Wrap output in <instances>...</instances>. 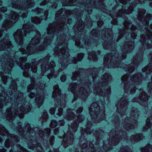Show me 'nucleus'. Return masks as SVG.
Here are the masks:
<instances>
[{"instance_id": "nucleus-8", "label": "nucleus", "mask_w": 152, "mask_h": 152, "mask_svg": "<svg viewBox=\"0 0 152 152\" xmlns=\"http://www.w3.org/2000/svg\"><path fill=\"white\" fill-rule=\"evenodd\" d=\"M88 58L92 59L94 61H96L97 60L96 56L94 52L89 53Z\"/></svg>"}, {"instance_id": "nucleus-49", "label": "nucleus", "mask_w": 152, "mask_h": 152, "mask_svg": "<svg viewBox=\"0 0 152 152\" xmlns=\"http://www.w3.org/2000/svg\"><path fill=\"white\" fill-rule=\"evenodd\" d=\"M96 93H97V94H99L100 95H102V94H101L100 93V92H98V91H97L96 92Z\"/></svg>"}, {"instance_id": "nucleus-56", "label": "nucleus", "mask_w": 152, "mask_h": 152, "mask_svg": "<svg viewBox=\"0 0 152 152\" xmlns=\"http://www.w3.org/2000/svg\"><path fill=\"white\" fill-rule=\"evenodd\" d=\"M20 63H22V62H21V59H20Z\"/></svg>"}, {"instance_id": "nucleus-14", "label": "nucleus", "mask_w": 152, "mask_h": 152, "mask_svg": "<svg viewBox=\"0 0 152 152\" xmlns=\"http://www.w3.org/2000/svg\"><path fill=\"white\" fill-rule=\"evenodd\" d=\"M15 63V61H12L11 59L10 60L9 63V66L8 67L9 70H10L11 69V68L14 66Z\"/></svg>"}, {"instance_id": "nucleus-22", "label": "nucleus", "mask_w": 152, "mask_h": 152, "mask_svg": "<svg viewBox=\"0 0 152 152\" xmlns=\"http://www.w3.org/2000/svg\"><path fill=\"white\" fill-rule=\"evenodd\" d=\"M62 109H61V108H60V109H59L58 110V112L59 113H56V115H58V116H60L61 115V113H62Z\"/></svg>"}, {"instance_id": "nucleus-33", "label": "nucleus", "mask_w": 152, "mask_h": 152, "mask_svg": "<svg viewBox=\"0 0 152 152\" xmlns=\"http://www.w3.org/2000/svg\"><path fill=\"white\" fill-rule=\"evenodd\" d=\"M34 67H32V69H31L32 71L33 72H36V71H37V67L36 66H35L34 67Z\"/></svg>"}, {"instance_id": "nucleus-38", "label": "nucleus", "mask_w": 152, "mask_h": 152, "mask_svg": "<svg viewBox=\"0 0 152 152\" xmlns=\"http://www.w3.org/2000/svg\"><path fill=\"white\" fill-rule=\"evenodd\" d=\"M81 147L83 148H85L87 147V145L86 144H84L83 145H82Z\"/></svg>"}, {"instance_id": "nucleus-16", "label": "nucleus", "mask_w": 152, "mask_h": 152, "mask_svg": "<svg viewBox=\"0 0 152 152\" xmlns=\"http://www.w3.org/2000/svg\"><path fill=\"white\" fill-rule=\"evenodd\" d=\"M48 118L47 114V113H45L42 116V122H44Z\"/></svg>"}, {"instance_id": "nucleus-48", "label": "nucleus", "mask_w": 152, "mask_h": 152, "mask_svg": "<svg viewBox=\"0 0 152 152\" xmlns=\"http://www.w3.org/2000/svg\"><path fill=\"white\" fill-rule=\"evenodd\" d=\"M108 93H110V88H108Z\"/></svg>"}, {"instance_id": "nucleus-3", "label": "nucleus", "mask_w": 152, "mask_h": 152, "mask_svg": "<svg viewBox=\"0 0 152 152\" xmlns=\"http://www.w3.org/2000/svg\"><path fill=\"white\" fill-rule=\"evenodd\" d=\"M12 47V46L8 37H6L3 41L0 42V50H4L6 49L10 48Z\"/></svg>"}, {"instance_id": "nucleus-47", "label": "nucleus", "mask_w": 152, "mask_h": 152, "mask_svg": "<svg viewBox=\"0 0 152 152\" xmlns=\"http://www.w3.org/2000/svg\"><path fill=\"white\" fill-rule=\"evenodd\" d=\"M25 128L26 129L27 128H28V129H29V125L28 124V126H26Z\"/></svg>"}, {"instance_id": "nucleus-46", "label": "nucleus", "mask_w": 152, "mask_h": 152, "mask_svg": "<svg viewBox=\"0 0 152 152\" xmlns=\"http://www.w3.org/2000/svg\"><path fill=\"white\" fill-rule=\"evenodd\" d=\"M107 58H106V57H105L104 58V61L105 63H106V61H107Z\"/></svg>"}, {"instance_id": "nucleus-44", "label": "nucleus", "mask_w": 152, "mask_h": 152, "mask_svg": "<svg viewBox=\"0 0 152 152\" xmlns=\"http://www.w3.org/2000/svg\"><path fill=\"white\" fill-rule=\"evenodd\" d=\"M84 92H83L84 94L85 95H86V96H88V94L87 93H86V91L85 90H84Z\"/></svg>"}, {"instance_id": "nucleus-23", "label": "nucleus", "mask_w": 152, "mask_h": 152, "mask_svg": "<svg viewBox=\"0 0 152 152\" xmlns=\"http://www.w3.org/2000/svg\"><path fill=\"white\" fill-rule=\"evenodd\" d=\"M55 109L54 108H52L50 110V113L52 114L53 115L54 114V111Z\"/></svg>"}, {"instance_id": "nucleus-26", "label": "nucleus", "mask_w": 152, "mask_h": 152, "mask_svg": "<svg viewBox=\"0 0 152 152\" xmlns=\"http://www.w3.org/2000/svg\"><path fill=\"white\" fill-rule=\"evenodd\" d=\"M136 89L134 87H133L131 89L130 91V93L131 94H132L134 92H135Z\"/></svg>"}, {"instance_id": "nucleus-12", "label": "nucleus", "mask_w": 152, "mask_h": 152, "mask_svg": "<svg viewBox=\"0 0 152 152\" xmlns=\"http://www.w3.org/2000/svg\"><path fill=\"white\" fill-rule=\"evenodd\" d=\"M31 21L34 23L38 24L40 23L41 20L35 17L32 18Z\"/></svg>"}, {"instance_id": "nucleus-7", "label": "nucleus", "mask_w": 152, "mask_h": 152, "mask_svg": "<svg viewBox=\"0 0 152 152\" xmlns=\"http://www.w3.org/2000/svg\"><path fill=\"white\" fill-rule=\"evenodd\" d=\"M53 89H54V93L53 95V96L55 98L57 95L59 94H60V91L58 88V86L57 85H56L54 87Z\"/></svg>"}, {"instance_id": "nucleus-59", "label": "nucleus", "mask_w": 152, "mask_h": 152, "mask_svg": "<svg viewBox=\"0 0 152 152\" xmlns=\"http://www.w3.org/2000/svg\"><path fill=\"white\" fill-rule=\"evenodd\" d=\"M40 136H41V137H42V135H40Z\"/></svg>"}, {"instance_id": "nucleus-2", "label": "nucleus", "mask_w": 152, "mask_h": 152, "mask_svg": "<svg viewBox=\"0 0 152 152\" xmlns=\"http://www.w3.org/2000/svg\"><path fill=\"white\" fill-rule=\"evenodd\" d=\"M39 38H37V37L36 36L30 42L28 46L26 48L27 50H24L22 48H20L19 50L21 52L22 54H27V56L28 55V54L34 53V52L33 51V48H34V46L39 42Z\"/></svg>"}, {"instance_id": "nucleus-35", "label": "nucleus", "mask_w": 152, "mask_h": 152, "mask_svg": "<svg viewBox=\"0 0 152 152\" xmlns=\"http://www.w3.org/2000/svg\"><path fill=\"white\" fill-rule=\"evenodd\" d=\"M50 65L52 66V67H54L55 66V63L54 62H52L50 64Z\"/></svg>"}, {"instance_id": "nucleus-25", "label": "nucleus", "mask_w": 152, "mask_h": 152, "mask_svg": "<svg viewBox=\"0 0 152 152\" xmlns=\"http://www.w3.org/2000/svg\"><path fill=\"white\" fill-rule=\"evenodd\" d=\"M33 88V85H29L27 87V90L28 92H30L31 90V89H32Z\"/></svg>"}, {"instance_id": "nucleus-10", "label": "nucleus", "mask_w": 152, "mask_h": 152, "mask_svg": "<svg viewBox=\"0 0 152 152\" xmlns=\"http://www.w3.org/2000/svg\"><path fill=\"white\" fill-rule=\"evenodd\" d=\"M111 77L108 73H106L103 76V78L107 81H110L111 79Z\"/></svg>"}, {"instance_id": "nucleus-24", "label": "nucleus", "mask_w": 152, "mask_h": 152, "mask_svg": "<svg viewBox=\"0 0 152 152\" xmlns=\"http://www.w3.org/2000/svg\"><path fill=\"white\" fill-rule=\"evenodd\" d=\"M66 79V77L65 75H62L61 78V80L62 82H64L65 81Z\"/></svg>"}, {"instance_id": "nucleus-20", "label": "nucleus", "mask_w": 152, "mask_h": 152, "mask_svg": "<svg viewBox=\"0 0 152 152\" xmlns=\"http://www.w3.org/2000/svg\"><path fill=\"white\" fill-rule=\"evenodd\" d=\"M50 41V38H49L48 39H45L44 43H46V44H49Z\"/></svg>"}, {"instance_id": "nucleus-45", "label": "nucleus", "mask_w": 152, "mask_h": 152, "mask_svg": "<svg viewBox=\"0 0 152 152\" xmlns=\"http://www.w3.org/2000/svg\"><path fill=\"white\" fill-rule=\"evenodd\" d=\"M134 80H134V81L135 82H137V81H140L139 79H136L135 78Z\"/></svg>"}, {"instance_id": "nucleus-4", "label": "nucleus", "mask_w": 152, "mask_h": 152, "mask_svg": "<svg viewBox=\"0 0 152 152\" xmlns=\"http://www.w3.org/2000/svg\"><path fill=\"white\" fill-rule=\"evenodd\" d=\"M143 138V136L141 134H136L135 135L132 136L131 137V139L132 142H133V140H134L135 141L141 140Z\"/></svg>"}, {"instance_id": "nucleus-54", "label": "nucleus", "mask_w": 152, "mask_h": 152, "mask_svg": "<svg viewBox=\"0 0 152 152\" xmlns=\"http://www.w3.org/2000/svg\"><path fill=\"white\" fill-rule=\"evenodd\" d=\"M41 68H42V70L43 69V65H42V66H41Z\"/></svg>"}, {"instance_id": "nucleus-40", "label": "nucleus", "mask_w": 152, "mask_h": 152, "mask_svg": "<svg viewBox=\"0 0 152 152\" xmlns=\"http://www.w3.org/2000/svg\"><path fill=\"white\" fill-rule=\"evenodd\" d=\"M18 117H19V118H23V114H21V115H18Z\"/></svg>"}, {"instance_id": "nucleus-50", "label": "nucleus", "mask_w": 152, "mask_h": 152, "mask_svg": "<svg viewBox=\"0 0 152 152\" xmlns=\"http://www.w3.org/2000/svg\"><path fill=\"white\" fill-rule=\"evenodd\" d=\"M95 104H95V103H93V104H92V105H91V107H93V106H95Z\"/></svg>"}, {"instance_id": "nucleus-42", "label": "nucleus", "mask_w": 152, "mask_h": 152, "mask_svg": "<svg viewBox=\"0 0 152 152\" xmlns=\"http://www.w3.org/2000/svg\"><path fill=\"white\" fill-rule=\"evenodd\" d=\"M26 16V14H24L21 15V16L23 18H24Z\"/></svg>"}, {"instance_id": "nucleus-13", "label": "nucleus", "mask_w": 152, "mask_h": 152, "mask_svg": "<svg viewBox=\"0 0 152 152\" xmlns=\"http://www.w3.org/2000/svg\"><path fill=\"white\" fill-rule=\"evenodd\" d=\"M133 125H131L129 124H125L124 125V127L126 129L129 130V129H132L134 128Z\"/></svg>"}, {"instance_id": "nucleus-34", "label": "nucleus", "mask_w": 152, "mask_h": 152, "mask_svg": "<svg viewBox=\"0 0 152 152\" xmlns=\"http://www.w3.org/2000/svg\"><path fill=\"white\" fill-rule=\"evenodd\" d=\"M21 61L22 62H26V58L24 57L21 58Z\"/></svg>"}, {"instance_id": "nucleus-61", "label": "nucleus", "mask_w": 152, "mask_h": 152, "mask_svg": "<svg viewBox=\"0 0 152 152\" xmlns=\"http://www.w3.org/2000/svg\"><path fill=\"white\" fill-rule=\"evenodd\" d=\"M16 64H18V63L17 62H16Z\"/></svg>"}, {"instance_id": "nucleus-58", "label": "nucleus", "mask_w": 152, "mask_h": 152, "mask_svg": "<svg viewBox=\"0 0 152 152\" xmlns=\"http://www.w3.org/2000/svg\"><path fill=\"white\" fill-rule=\"evenodd\" d=\"M94 111H95V112H96V109H95V110H94Z\"/></svg>"}, {"instance_id": "nucleus-57", "label": "nucleus", "mask_w": 152, "mask_h": 152, "mask_svg": "<svg viewBox=\"0 0 152 152\" xmlns=\"http://www.w3.org/2000/svg\"><path fill=\"white\" fill-rule=\"evenodd\" d=\"M43 49V48H42V49H40V50H42V49Z\"/></svg>"}, {"instance_id": "nucleus-62", "label": "nucleus", "mask_w": 152, "mask_h": 152, "mask_svg": "<svg viewBox=\"0 0 152 152\" xmlns=\"http://www.w3.org/2000/svg\"><path fill=\"white\" fill-rule=\"evenodd\" d=\"M40 132H41V131H40L39 132V133H40Z\"/></svg>"}, {"instance_id": "nucleus-28", "label": "nucleus", "mask_w": 152, "mask_h": 152, "mask_svg": "<svg viewBox=\"0 0 152 152\" xmlns=\"http://www.w3.org/2000/svg\"><path fill=\"white\" fill-rule=\"evenodd\" d=\"M10 22L8 23L7 22H4V25H3V26L4 27H5V28H6V27H7V26H8L10 24Z\"/></svg>"}, {"instance_id": "nucleus-60", "label": "nucleus", "mask_w": 152, "mask_h": 152, "mask_svg": "<svg viewBox=\"0 0 152 152\" xmlns=\"http://www.w3.org/2000/svg\"><path fill=\"white\" fill-rule=\"evenodd\" d=\"M25 68L26 69H28V68H26V67H25Z\"/></svg>"}, {"instance_id": "nucleus-6", "label": "nucleus", "mask_w": 152, "mask_h": 152, "mask_svg": "<svg viewBox=\"0 0 152 152\" xmlns=\"http://www.w3.org/2000/svg\"><path fill=\"white\" fill-rule=\"evenodd\" d=\"M11 15V20H14V21L13 22L14 23L18 20V15L14 12H12Z\"/></svg>"}, {"instance_id": "nucleus-17", "label": "nucleus", "mask_w": 152, "mask_h": 152, "mask_svg": "<svg viewBox=\"0 0 152 152\" xmlns=\"http://www.w3.org/2000/svg\"><path fill=\"white\" fill-rule=\"evenodd\" d=\"M90 114L91 115V117L93 118L96 119V117H97V113H96V114H95L94 113V111L93 110L90 111Z\"/></svg>"}, {"instance_id": "nucleus-43", "label": "nucleus", "mask_w": 152, "mask_h": 152, "mask_svg": "<svg viewBox=\"0 0 152 152\" xmlns=\"http://www.w3.org/2000/svg\"><path fill=\"white\" fill-rule=\"evenodd\" d=\"M30 106H29V107H28V108H27V112H29L30 111Z\"/></svg>"}, {"instance_id": "nucleus-1", "label": "nucleus", "mask_w": 152, "mask_h": 152, "mask_svg": "<svg viewBox=\"0 0 152 152\" xmlns=\"http://www.w3.org/2000/svg\"><path fill=\"white\" fill-rule=\"evenodd\" d=\"M31 28L29 26V23H28L27 25H24L23 26V29L18 30L14 34V37L15 42L21 46L23 44V36H26V33H28L31 31Z\"/></svg>"}, {"instance_id": "nucleus-53", "label": "nucleus", "mask_w": 152, "mask_h": 152, "mask_svg": "<svg viewBox=\"0 0 152 152\" xmlns=\"http://www.w3.org/2000/svg\"><path fill=\"white\" fill-rule=\"evenodd\" d=\"M141 99H143V100L145 99V97H141Z\"/></svg>"}, {"instance_id": "nucleus-9", "label": "nucleus", "mask_w": 152, "mask_h": 152, "mask_svg": "<svg viewBox=\"0 0 152 152\" xmlns=\"http://www.w3.org/2000/svg\"><path fill=\"white\" fill-rule=\"evenodd\" d=\"M151 126V124L150 122V119L148 118L146 120V125L144 127V131H145L149 128H150Z\"/></svg>"}, {"instance_id": "nucleus-37", "label": "nucleus", "mask_w": 152, "mask_h": 152, "mask_svg": "<svg viewBox=\"0 0 152 152\" xmlns=\"http://www.w3.org/2000/svg\"><path fill=\"white\" fill-rule=\"evenodd\" d=\"M6 10V8L4 7H3L1 8V11L4 12Z\"/></svg>"}, {"instance_id": "nucleus-41", "label": "nucleus", "mask_w": 152, "mask_h": 152, "mask_svg": "<svg viewBox=\"0 0 152 152\" xmlns=\"http://www.w3.org/2000/svg\"><path fill=\"white\" fill-rule=\"evenodd\" d=\"M60 123H61V126H63L64 124V122L63 121H60Z\"/></svg>"}, {"instance_id": "nucleus-21", "label": "nucleus", "mask_w": 152, "mask_h": 152, "mask_svg": "<svg viewBox=\"0 0 152 152\" xmlns=\"http://www.w3.org/2000/svg\"><path fill=\"white\" fill-rule=\"evenodd\" d=\"M2 79L4 84H5L7 82L6 81L7 80V77L4 76L2 77Z\"/></svg>"}, {"instance_id": "nucleus-27", "label": "nucleus", "mask_w": 152, "mask_h": 152, "mask_svg": "<svg viewBox=\"0 0 152 152\" xmlns=\"http://www.w3.org/2000/svg\"><path fill=\"white\" fill-rule=\"evenodd\" d=\"M12 114H11V115H8L7 117V119L8 120L12 119Z\"/></svg>"}, {"instance_id": "nucleus-32", "label": "nucleus", "mask_w": 152, "mask_h": 152, "mask_svg": "<svg viewBox=\"0 0 152 152\" xmlns=\"http://www.w3.org/2000/svg\"><path fill=\"white\" fill-rule=\"evenodd\" d=\"M103 23V22L102 21L98 22L97 23V25H98V26L99 27H101Z\"/></svg>"}, {"instance_id": "nucleus-19", "label": "nucleus", "mask_w": 152, "mask_h": 152, "mask_svg": "<svg viewBox=\"0 0 152 152\" xmlns=\"http://www.w3.org/2000/svg\"><path fill=\"white\" fill-rule=\"evenodd\" d=\"M50 25H49V27H48L47 28V30L48 31V34H50L53 31V28H50Z\"/></svg>"}, {"instance_id": "nucleus-64", "label": "nucleus", "mask_w": 152, "mask_h": 152, "mask_svg": "<svg viewBox=\"0 0 152 152\" xmlns=\"http://www.w3.org/2000/svg\"><path fill=\"white\" fill-rule=\"evenodd\" d=\"M70 89L71 90H72V89L71 88Z\"/></svg>"}, {"instance_id": "nucleus-63", "label": "nucleus", "mask_w": 152, "mask_h": 152, "mask_svg": "<svg viewBox=\"0 0 152 152\" xmlns=\"http://www.w3.org/2000/svg\"><path fill=\"white\" fill-rule=\"evenodd\" d=\"M16 114H18L17 113H16Z\"/></svg>"}, {"instance_id": "nucleus-31", "label": "nucleus", "mask_w": 152, "mask_h": 152, "mask_svg": "<svg viewBox=\"0 0 152 152\" xmlns=\"http://www.w3.org/2000/svg\"><path fill=\"white\" fill-rule=\"evenodd\" d=\"M67 48H64L63 49V50H62V52L64 54L66 52V51L67 50Z\"/></svg>"}, {"instance_id": "nucleus-52", "label": "nucleus", "mask_w": 152, "mask_h": 152, "mask_svg": "<svg viewBox=\"0 0 152 152\" xmlns=\"http://www.w3.org/2000/svg\"><path fill=\"white\" fill-rule=\"evenodd\" d=\"M123 148H121L120 149V151H122V150H123Z\"/></svg>"}, {"instance_id": "nucleus-18", "label": "nucleus", "mask_w": 152, "mask_h": 152, "mask_svg": "<svg viewBox=\"0 0 152 152\" xmlns=\"http://www.w3.org/2000/svg\"><path fill=\"white\" fill-rule=\"evenodd\" d=\"M57 122L55 121H52L50 124V126L52 128H54L57 126Z\"/></svg>"}, {"instance_id": "nucleus-36", "label": "nucleus", "mask_w": 152, "mask_h": 152, "mask_svg": "<svg viewBox=\"0 0 152 152\" xmlns=\"http://www.w3.org/2000/svg\"><path fill=\"white\" fill-rule=\"evenodd\" d=\"M127 103H128V102H127V101H124V102H122L121 103V105H122L123 104H126Z\"/></svg>"}, {"instance_id": "nucleus-11", "label": "nucleus", "mask_w": 152, "mask_h": 152, "mask_svg": "<svg viewBox=\"0 0 152 152\" xmlns=\"http://www.w3.org/2000/svg\"><path fill=\"white\" fill-rule=\"evenodd\" d=\"M139 114V112L138 111L137 109L134 110V111H132L131 113V115L132 116H134V118H137Z\"/></svg>"}, {"instance_id": "nucleus-15", "label": "nucleus", "mask_w": 152, "mask_h": 152, "mask_svg": "<svg viewBox=\"0 0 152 152\" xmlns=\"http://www.w3.org/2000/svg\"><path fill=\"white\" fill-rule=\"evenodd\" d=\"M119 141V139L118 138V136H116L114 137V139L112 140L113 143H114L115 144H117Z\"/></svg>"}, {"instance_id": "nucleus-29", "label": "nucleus", "mask_w": 152, "mask_h": 152, "mask_svg": "<svg viewBox=\"0 0 152 152\" xmlns=\"http://www.w3.org/2000/svg\"><path fill=\"white\" fill-rule=\"evenodd\" d=\"M23 105H22V106H21L20 107V111H22V112H24V111H26V108H23Z\"/></svg>"}, {"instance_id": "nucleus-55", "label": "nucleus", "mask_w": 152, "mask_h": 152, "mask_svg": "<svg viewBox=\"0 0 152 152\" xmlns=\"http://www.w3.org/2000/svg\"><path fill=\"white\" fill-rule=\"evenodd\" d=\"M28 131L29 132H31L30 131H29V129H28Z\"/></svg>"}, {"instance_id": "nucleus-51", "label": "nucleus", "mask_w": 152, "mask_h": 152, "mask_svg": "<svg viewBox=\"0 0 152 152\" xmlns=\"http://www.w3.org/2000/svg\"><path fill=\"white\" fill-rule=\"evenodd\" d=\"M72 84H71L69 87V88H71V87L72 86Z\"/></svg>"}, {"instance_id": "nucleus-5", "label": "nucleus", "mask_w": 152, "mask_h": 152, "mask_svg": "<svg viewBox=\"0 0 152 152\" xmlns=\"http://www.w3.org/2000/svg\"><path fill=\"white\" fill-rule=\"evenodd\" d=\"M43 101V96H39V95H37L36 96V102L37 103L38 106H39V104H42Z\"/></svg>"}, {"instance_id": "nucleus-30", "label": "nucleus", "mask_w": 152, "mask_h": 152, "mask_svg": "<svg viewBox=\"0 0 152 152\" xmlns=\"http://www.w3.org/2000/svg\"><path fill=\"white\" fill-rule=\"evenodd\" d=\"M35 96L34 94L33 93H31L29 95V96L30 98H33Z\"/></svg>"}, {"instance_id": "nucleus-39", "label": "nucleus", "mask_w": 152, "mask_h": 152, "mask_svg": "<svg viewBox=\"0 0 152 152\" xmlns=\"http://www.w3.org/2000/svg\"><path fill=\"white\" fill-rule=\"evenodd\" d=\"M79 40H77L76 41V43H75V44L77 46H79Z\"/></svg>"}]
</instances>
